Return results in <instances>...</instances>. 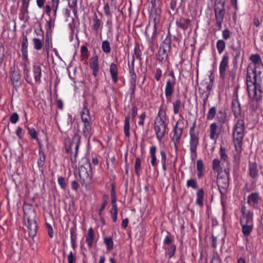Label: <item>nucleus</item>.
Wrapping results in <instances>:
<instances>
[{
    "instance_id": "1",
    "label": "nucleus",
    "mask_w": 263,
    "mask_h": 263,
    "mask_svg": "<svg viewBox=\"0 0 263 263\" xmlns=\"http://www.w3.org/2000/svg\"><path fill=\"white\" fill-rule=\"evenodd\" d=\"M262 80V76L256 74L252 76L248 71L247 86L248 95L250 98L258 100L261 97L263 93Z\"/></svg>"
},
{
    "instance_id": "2",
    "label": "nucleus",
    "mask_w": 263,
    "mask_h": 263,
    "mask_svg": "<svg viewBox=\"0 0 263 263\" xmlns=\"http://www.w3.org/2000/svg\"><path fill=\"white\" fill-rule=\"evenodd\" d=\"M245 122L238 120L233 131V139L235 149L238 154L242 151V143L244 136Z\"/></svg>"
},
{
    "instance_id": "3",
    "label": "nucleus",
    "mask_w": 263,
    "mask_h": 263,
    "mask_svg": "<svg viewBox=\"0 0 263 263\" xmlns=\"http://www.w3.org/2000/svg\"><path fill=\"white\" fill-rule=\"evenodd\" d=\"M79 176L82 181V184L88 188V184L92 182V174L89 162H87L84 166L79 169Z\"/></svg>"
},
{
    "instance_id": "4",
    "label": "nucleus",
    "mask_w": 263,
    "mask_h": 263,
    "mask_svg": "<svg viewBox=\"0 0 263 263\" xmlns=\"http://www.w3.org/2000/svg\"><path fill=\"white\" fill-rule=\"evenodd\" d=\"M229 175L228 172L225 170L223 174H218L217 184L219 191L222 195H224L229 186Z\"/></svg>"
},
{
    "instance_id": "5",
    "label": "nucleus",
    "mask_w": 263,
    "mask_h": 263,
    "mask_svg": "<svg viewBox=\"0 0 263 263\" xmlns=\"http://www.w3.org/2000/svg\"><path fill=\"white\" fill-rule=\"evenodd\" d=\"M250 59L254 66V69L251 70V72L250 71V70H248V71L251 73V76H253L254 74H256V75L263 77V64L259 55L258 54H252L250 56Z\"/></svg>"
},
{
    "instance_id": "6",
    "label": "nucleus",
    "mask_w": 263,
    "mask_h": 263,
    "mask_svg": "<svg viewBox=\"0 0 263 263\" xmlns=\"http://www.w3.org/2000/svg\"><path fill=\"white\" fill-rule=\"evenodd\" d=\"M213 82L212 80L210 81H203L199 87L200 93H202L203 97V102L204 108L210 95V92L212 88Z\"/></svg>"
},
{
    "instance_id": "7",
    "label": "nucleus",
    "mask_w": 263,
    "mask_h": 263,
    "mask_svg": "<svg viewBox=\"0 0 263 263\" xmlns=\"http://www.w3.org/2000/svg\"><path fill=\"white\" fill-rule=\"evenodd\" d=\"M52 1V8L53 11V16L48 17L46 24V28L47 32L51 31L54 28V22L57 17V13L59 7L60 0H51Z\"/></svg>"
},
{
    "instance_id": "8",
    "label": "nucleus",
    "mask_w": 263,
    "mask_h": 263,
    "mask_svg": "<svg viewBox=\"0 0 263 263\" xmlns=\"http://www.w3.org/2000/svg\"><path fill=\"white\" fill-rule=\"evenodd\" d=\"M179 119L177 121L174 129V134L173 137V141L175 146L179 143L180 138L182 134V129L184 127L183 117L179 114Z\"/></svg>"
},
{
    "instance_id": "9",
    "label": "nucleus",
    "mask_w": 263,
    "mask_h": 263,
    "mask_svg": "<svg viewBox=\"0 0 263 263\" xmlns=\"http://www.w3.org/2000/svg\"><path fill=\"white\" fill-rule=\"evenodd\" d=\"M81 137L79 135H75L69 144L66 145V151L68 153L73 154L74 157L78 154Z\"/></svg>"
},
{
    "instance_id": "10",
    "label": "nucleus",
    "mask_w": 263,
    "mask_h": 263,
    "mask_svg": "<svg viewBox=\"0 0 263 263\" xmlns=\"http://www.w3.org/2000/svg\"><path fill=\"white\" fill-rule=\"evenodd\" d=\"M171 78L168 79L166 83L165 87V95L167 101H170L174 92V87L176 83V79L173 72L170 74Z\"/></svg>"
},
{
    "instance_id": "11",
    "label": "nucleus",
    "mask_w": 263,
    "mask_h": 263,
    "mask_svg": "<svg viewBox=\"0 0 263 263\" xmlns=\"http://www.w3.org/2000/svg\"><path fill=\"white\" fill-rule=\"evenodd\" d=\"M95 100L92 96H89L85 101V108L81 114V118L83 123L90 122L91 118L88 110L86 108L88 106H93Z\"/></svg>"
},
{
    "instance_id": "12",
    "label": "nucleus",
    "mask_w": 263,
    "mask_h": 263,
    "mask_svg": "<svg viewBox=\"0 0 263 263\" xmlns=\"http://www.w3.org/2000/svg\"><path fill=\"white\" fill-rule=\"evenodd\" d=\"M241 213L242 215L240 218V224H253V214L252 212L247 210V209L243 206L241 208Z\"/></svg>"
},
{
    "instance_id": "13",
    "label": "nucleus",
    "mask_w": 263,
    "mask_h": 263,
    "mask_svg": "<svg viewBox=\"0 0 263 263\" xmlns=\"http://www.w3.org/2000/svg\"><path fill=\"white\" fill-rule=\"evenodd\" d=\"M220 129L215 123H212L210 124L209 127V136L211 140L216 141L219 138Z\"/></svg>"
},
{
    "instance_id": "14",
    "label": "nucleus",
    "mask_w": 263,
    "mask_h": 263,
    "mask_svg": "<svg viewBox=\"0 0 263 263\" xmlns=\"http://www.w3.org/2000/svg\"><path fill=\"white\" fill-rule=\"evenodd\" d=\"M90 68L92 71L93 76L98 78L99 77V63H98V58L95 55L92 57L90 60Z\"/></svg>"
},
{
    "instance_id": "15",
    "label": "nucleus",
    "mask_w": 263,
    "mask_h": 263,
    "mask_svg": "<svg viewBox=\"0 0 263 263\" xmlns=\"http://www.w3.org/2000/svg\"><path fill=\"white\" fill-rule=\"evenodd\" d=\"M229 63V57L227 54H224L222 58L219 65V73L222 78H224L226 76V71Z\"/></svg>"
},
{
    "instance_id": "16",
    "label": "nucleus",
    "mask_w": 263,
    "mask_h": 263,
    "mask_svg": "<svg viewBox=\"0 0 263 263\" xmlns=\"http://www.w3.org/2000/svg\"><path fill=\"white\" fill-rule=\"evenodd\" d=\"M166 125L155 123L154 130L157 138L160 141L165 133Z\"/></svg>"
},
{
    "instance_id": "17",
    "label": "nucleus",
    "mask_w": 263,
    "mask_h": 263,
    "mask_svg": "<svg viewBox=\"0 0 263 263\" xmlns=\"http://www.w3.org/2000/svg\"><path fill=\"white\" fill-rule=\"evenodd\" d=\"M32 72L35 82L37 83H40L42 76L41 65L34 63L33 64Z\"/></svg>"
},
{
    "instance_id": "18",
    "label": "nucleus",
    "mask_w": 263,
    "mask_h": 263,
    "mask_svg": "<svg viewBox=\"0 0 263 263\" xmlns=\"http://www.w3.org/2000/svg\"><path fill=\"white\" fill-rule=\"evenodd\" d=\"M166 115L165 111L160 108L155 118V123L166 125Z\"/></svg>"
},
{
    "instance_id": "19",
    "label": "nucleus",
    "mask_w": 263,
    "mask_h": 263,
    "mask_svg": "<svg viewBox=\"0 0 263 263\" xmlns=\"http://www.w3.org/2000/svg\"><path fill=\"white\" fill-rule=\"evenodd\" d=\"M156 154V147L155 146H151L149 149L151 163L155 170H157L158 167V160Z\"/></svg>"
},
{
    "instance_id": "20",
    "label": "nucleus",
    "mask_w": 263,
    "mask_h": 263,
    "mask_svg": "<svg viewBox=\"0 0 263 263\" xmlns=\"http://www.w3.org/2000/svg\"><path fill=\"white\" fill-rule=\"evenodd\" d=\"M27 226L29 230V236L32 237H34L37 232V225L34 219H28Z\"/></svg>"
},
{
    "instance_id": "21",
    "label": "nucleus",
    "mask_w": 263,
    "mask_h": 263,
    "mask_svg": "<svg viewBox=\"0 0 263 263\" xmlns=\"http://www.w3.org/2000/svg\"><path fill=\"white\" fill-rule=\"evenodd\" d=\"M198 144V137L193 133H190V151L192 154H196Z\"/></svg>"
},
{
    "instance_id": "22",
    "label": "nucleus",
    "mask_w": 263,
    "mask_h": 263,
    "mask_svg": "<svg viewBox=\"0 0 263 263\" xmlns=\"http://www.w3.org/2000/svg\"><path fill=\"white\" fill-rule=\"evenodd\" d=\"M259 199L260 197L257 193H252L248 197V202L250 205L255 207L257 204Z\"/></svg>"
},
{
    "instance_id": "23",
    "label": "nucleus",
    "mask_w": 263,
    "mask_h": 263,
    "mask_svg": "<svg viewBox=\"0 0 263 263\" xmlns=\"http://www.w3.org/2000/svg\"><path fill=\"white\" fill-rule=\"evenodd\" d=\"M173 108L174 114H178L184 108V104L180 100L177 99L173 102Z\"/></svg>"
},
{
    "instance_id": "24",
    "label": "nucleus",
    "mask_w": 263,
    "mask_h": 263,
    "mask_svg": "<svg viewBox=\"0 0 263 263\" xmlns=\"http://www.w3.org/2000/svg\"><path fill=\"white\" fill-rule=\"evenodd\" d=\"M110 72L112 81L116 83L118 81V70L117 65L115 63H111L110 65Z\"/></svg>"
},
{
    "instance_id": "25",
    "label": "nucleus",
    "mask_w": 263,
    "mask_h": 263,
    "mask_svg": "<svg viewBox=\"0 0 263 263\" xmlns=\"http://www.w3.org/2000/svg\"><path fill=\"white\" fill-rule=\"evenodd\" d=\"M94 233L93 230L91 228L88 230L86 238V242L89 248L92 246L93 242Z\"/></svg>"
},
{
    "instance_id": "26",
    "label": "nucleus",
    "mask_w": 263,
    "mask_h": 263,
    "mask_svg": "<svg viewBox=\"0 0 263 263\" xmlns=\"http://www.w3.org/2000/svg\"><path fill=\"white\" fill-rule=\"evenodd\" d=\"M224 9H220L218 11L217 10L215 11V16H216V20L217 24L220 26L221 25V23L223 21V16L224 15Z\"/></svg>"
},
{
    "instance_id": "27",
    "label": "nucleus",
    "mask_w": 263,
    "mask_h": 263,
    "mask_svg": "<svg viewBox=\"0 0 263 263\" xmlns=\"http://www.w3.org/2000/svg\"><path fill=\"white\" fill-rule=\"evenodd\" d=\"M83 133L84 136L86 138H88L90 137L91 135V123L90 122H86L84 123V127L83 128Z\"/></svg>"
},
{
    "instance_id": "28",
    "label": "nucleus",
    "mask_w": 263,
    "mask_h": 263,
    "mask_svg": "<svg viewBox=\"0 0 263 263\" xmlns=\"http://www.w3.org/2000/svg\"><path fill=\"white\" fill-rule=\"evenodd\" d=\"M258 171L257 167V164L255 163H250L249 174L251 177L255 178L257 176Z\"/></svg>"
},
{
    "instance_id": "29",
    "label": "nucleus",
    "mask_w": 263,
    "mask_h": 263,
    "mask_svg": "<svg viewBox=\"0 0 263 263\" xmlns=\"http://www.w3.org/2000/svg\"><path fill=\"white\" fill-rule=\"evenodd\" d=\"M190 23V20L189 18H183L176 22L177 26L183 30H186L187 28Z\"/></svg>"
},
{
    "instance_id": "30",
    "label": "nucleus",
    "mask_w": 263,
    "mask_h": 263,
    "mask_svg": "<svg viewBox=\"0 0 263 263\" xmlns=\"http://www.w3.org/2000/svg\"><path fill=\"white\" fill-rule=\"evenodd\" d=\"M204 197V191L203 189H199L196 194V203L200 206L203 204V199Z\"/></svg>"
},
{
    "instance_id": "31",
    "label": "nucleus",
    "mask_w": 263,
    "mask_h": 263,
    "mask_svg": "<svg viewBox=\"0 0 263 263\" xmlns=\"http://www.w3.org/2000/svg\"><path fill=\"white\" fill-rule=\"evenodd\" d=\"M204 164L201 160L197 161V176L200 178L203 175Z\"/></svg>"
},
{
    "instance_id": "32",
    "label": "nucleus",
    "mask_w": 263,
    "mask_h": 263,
    "mask_svg": "<svg viewBox=\"0 0 263 263\" xmlns=\"http://www.w3.org/2000/svg\"><path fill=\"white\" fill-rule=\"evenodd\" d=\"M44 39H40L37 38L33 39V43L34 44V48L37 50H41L43 47Z\"/></svg>"
},
{
    "instance_id": "33",
    "label": "nucleus",
    "mask_w": 263,
    "mask_h": 263,
    "mask_svg": "<svg viewBox=\"0 0 263 263\" xmlns=\"http://www.w3.org/2000/svg\"><path fill=\"white\" fill-rule=\"evenodd\" d=\"M253 224H241L242 227V232L245 236L249 235L253 229Z\"/></svg>"
},
{
    "instance_id": "34",
    "label": "nucleus",
    "mask_w": 263,
    "mask_h": 263,
    "mask_svg": "<svg viewBox=\"0 0 263 263\" xmlns=\"http://www.w3.org/2000/svg\"><path fill=\"white\" fill-rule=\"evenodd\" d=\"M216 47L217 48L218 53L221 54L225 49L226 43L222 40H219L217 42Z\"/></svg>"
},
{
    "instance_id": "35",
    "label": "nucleus",
    "mask_w": 263,
    "mask_h": 263,
    "mask_svg": "<svg viewBox=\"0 0 263 263\" xmlns=\"http://www.w3.org/2000/svg\"><path fill=\"white\" fill-rule=\"evenodd\" d=\"M130 124H129V118L126 117L125 119V125L124 127V132L126 137H129L130 135L129 133Z\"/></svg>"
},
{
    "instance_id": "36",
    "label": "nucleus",
    "mask_w": 263,
    "mask_h": 263,
    "mask_svg": "<svg viewBox=\"0 0 263 263\" xmlns=\"http://www.w3.org/2000/svg\"><path fill=\"white\" fill-rule=\"evenodd\" d=\"M101 48L103 52L105 53H108L110 52L111 48L110 43L107 40L103 41Z\"/></svg>"
},
{
    "instance_id": "37",
    "label": "nucleus",
    "mask_w": 263,
    "mask_h": 263,
    "mask_svg": "<svg viewBox=\"0 0 263 263\" xmlns=\"http://www.w3.org/2000/svg\"><path fill=\"white\" fill-rule=\"evenodd\" d=\"M160 156H161V163L162 164V168L164 171H166V155L165 152L161 150L160 151Z\"/></svg>"
},
{
    "instance_id": "38",
    "label": "nucleus",
    "mask_w": 263,
    "mask_h": 263,
    "mask_svg": "<svg viewBox=\"0 0 263 263\" xmlns=\"http://www.w3.org/2000/svg\"><path fill=\"white\" fill-rule=\"evenodd\" d=\"M104 242L108 250H111L114 247V242L111 237H105L104 239Z\"/></svg>"
},
{
    "instance_id": "39",
    "label": "nucleus",
    "mask_w": 263,
    "mask_h": 263,
    "mask_svg": "<svg viewBox=\"0 0 263 263\" xmlns=\"http://www.w3.org/2000/svg\"><path fill=\"white\" fill-rule=\"evenodd\" d=\"M216 108L214 106L211 107L208 112L207 115V119L208 120H211L214 119L216 115Z\"/></svg>"
},
{
    "instance_id": "40",
    "label": "nucleus",
    "mask_w": 263,
    "mask_h": 263,
    "mask_svg": "<svg viewBox=\"0 0 263 263\" xmlns=\"http://www.w3.org/2000/svg\"><path fill=\"white\" fill-rule=\"evenodd\" d=\"M186 186L187 187H191L193 189H196L197 188V183L194 179L188 180L186 182Z\"/></svg>"
},
{
    "instance_id": "41",
    "label": "nucleus",
    "mask_w": 263,
    "mask_h": 263,
    "mask_svg": "<svg viewBox=\"0 0 263 263\" xmlns=\"http://www.w3.org/2000/svg\"><path fill=\"white\" fill-rule=\"evenodd\" d=\"M101 21L96 16L93 19V28L95 30L97 31L100 26Z\"/></svg>"
},
{
    "instance_id": "42",
    "label": "nucleus",
    "mask_w": 263,
    "mask_h": 263,
    "mask_svg": "<svg viewBox=\"0 0 263 263\" xmlns=\"http://www.w3.org/2000/svg\"><path fill=\"white\" fill-rule=\"evenodd\" d=\"M21 51L23 60L26 62H28V47H21Z\"/></svg>"
},
{
    "instance_id": "43",
    "label": "nucleus",
    "mask_w": 263,
    "mask_h": 263,
    "mask_svg": "<svg viewBox=\"0 0 263 263\" xmlns=\"http://www.w3.org/2000/svg\"><path fill=\"white\" fill-rule=\"evenodd\" d=\"M220 166V161L217 159H215L213 162V168L214 171L219 172Z\"/></svg>"
},
{
    "instance_id": "44",
    "label": "nucleus",
    "mask_w": 263,
    "mask_h": 263,
    "mask_svg": "<svg viewBox=\"0 0 263 263\" xmlns=\"http://www.w3.org/2000/svg\"><path fill=\"white\" fill-rule=\"evenodd\" d=\"M162 71L160 68H157L156 69L155 71V79L158 81L160 80L161 76H162Z\"/></svg>"
},
{
    "instance_id": "45",
    "label": "nucleus",
    "mask_w": 263,
    "mask_h": 263,
    "mask_svg": "<svg viewBox=\"0 0 263 263\" xmlns=\"http://www.w3.org/2000/svg\"><path fill=\"white\" fill-rule=\"evenodd\" d=\"M51 10H52V5H46L44 9V12L46 13L48 17H50L52 16L51 13Z\"/></svg>"
},
{
    "instance_id": "46",
    "label": "nucleus",
    "mask_w": 263,
    "mask_h": 263,
    "mask_svg": "<svg viewBox=\"0 0 263 263\" xmlns=\"http://www.w3.org/2000/svg\"><path fill=\"white\" fill-rule=\"evenodd\" d=\"M141 166V160L139 158H137L135 161V172L137 174L139 172Z\"/></svg>"
},
{
    "instance_id": "47",
    "label": "nucleus",
    "mask_w": 263,
    "mask_h": 263,
    "mask_svg": "<svg viewBox=\"0 0 263 263\" xmlns=\"http://www.w3.org/2000/svg\"><path fill=\"white\" fill-rule=\"evenodd\" d=\"M18 120V116L16 113H13L10 116V122L13 124H15Z\"/></svg>"
},
{
    "instance_id": "48",
    "label": "nucleus",
    "mask_w": 263,
    "mask_h": 263,
    "mask_svg": "<svg viewBox=\"0 0 263 263\" xmlns=\"http://www.w3.org/2000/svg\"><path fill=\"white\" fill-rule=\"evenodd\" d=\"M28 133L30 136L34 139H37L36 133L35 129L33 128H28Z\"/></svg>"
},
{
    "instance_id": "49",
    "label": "nucleus",
    "mask_w": 263,
    "mask_h": 263,
    "mask_svg": "<svg viewBox=\"0 0 263 263\" xmlns=\"http://www.w3.org/2000/svg\"><path fill=\"white\" fill-rule=\"evenodd\" d=\"M58 181L61 187L63 189H64L66 186V182L64 178L63 177H59L58 178Z\"/></svg>"
},
{
    "instance_id": "50",
    "label": "nucleus",
    "mask_w": 263,
    "mask_h": 263,
    "mask_svg": "<svg viewBox=\"0 0 263 263\" xmlns=\"http://www.w3.org/2000/svg\"><path fill=\"white\" fill-rule=\"evenodd\" d=\"M81 53L85 57H87L88 55V49L87 48L86 46H82L81 47Z\"/></svg>"
},
{
    "instance_id": "51",
    "label": "nucleus",
    "mask_w": 263,
    "mask_h": 263,
    "mask_svg": "<svg viewBox=\"0 0 263 263\" xmlns=\"http://www.w3.org/2000/svg\"><path fill=\"white\" fill-rule=\"evenodd\" d=\"M222 37L223 39L227 40L230 37V32L228 29H224L222 31Z\"/></svg>"
},
{
    "instance_id": "52",
    "label": "nucleus",
    "mask_w": 263,
    "mask_h": 263,
    "mask_svg": "<svg viewBox=\"0 0 263 263\" xmlns=\"http://www.w3.org/2000/svg\"><path fill=\"white\" fill-rule=\"evenodd\" d=\"M68 5L70 8L75 9L77 5V0H68Z\"/></svg>"
},
{
    "instance_id": "53",
    "label": "nucleus",
    "mask_w": 263,
    "mask_h": 263,
    "mask_svg": "<svg viewBox=\"0 0 263 263\" xmlns=\"http://www.w3.org/2000/svg\"><path fill=\"white\" fill-rule=\"evenodd\" d=\"M225 117L226 116L222 114V111H219L217 117V118L218 119V121L220 122H224Z\"/></svg>"
},
{
    "instance_id": "54",
    "label": "nucleus",
    "mask_w": 263,
    "mask_h": 263,
    "mask_svg": "<svg viewBox=\"0 0 263 263\" xmlns=\"http://www.w3.org/2000/svg\"><path fill=\"white\" fill-rule=\"evenodd\" d=\"M47 227L48 229V233L50 238L53 237V231L51 226L49 224H47Z\"/></svg>"
},
{
    "instance_id": "55",
    "label": "nucleus",
    "mask_w": 263,
    "mask_h": 263,
    "mask_svg": "<svg viewBox=\"0 0 263 263\" xmlns=\"http://www.w3.org/2000/svg\"><path fill=\"white\" fill-rule=\"evenodd\" d=\"M75 257L71 251H70L68 256V263H73Z\"/></svg>"
},
{
    "instance_id": "56",
    "label": "nucleus",
    "mask_w": 263,
    "mask_h": 263,
    "mask_svg": "<svg viewBox=\"0 0 263 263\" xmlns=\"http://www.w3.org/2000/svg\"><path fill=\"white\" fill-rule=\"evenodd\" d=\"M104 12L106 16H109L110 15V8L108 4H106L104 5Z\"/></svg>"
},
{
    "instance_id": "57",
    "label": "nucleus",
    "mask_w": 263,
    "mask_h": 263,
    "mask_svg": "<svg viewBox=\"0 0 263 263\" xmlns=\"http://www.w3.org/2000/svg\"><path fill=\"white\" fill-rule=\"evenodd\" d=\"M220 154L221 158L224 160H226L227 159V155L226 154L224 149H223L222 147L220 148Z\"/></svg>"
},
{
    "instance_id": "58",
    "label": "nucleus",
    "mask_w": 263,
    "mask_h": 263,
    "mask_svg": "<svg viewBox=\"0 0 263 263\" xmlns=\"http://www.w3.org/2000/svg\"><path fill=\"white\" fill-rule=\"evenodd\" d=\"M110 213L111 215H117L118 214V211H117V206H115V205L114 206H112Z\"/></svg>"
},
{
    "instance_id": "59",
    "label": "nucleus",
    "mask_w": 263,
    "mask_h": 263,
    "mask_svg": "<svg viewBox=\"0 0 263 263\" xmlns=\"http://www.w3.org/2000/svg\"><path fill=\"white\" fill-rule=\"evenodd\" d=\"M28 42L26 36H24L22 40L21 47H28Z\"/></svg>"
},
{
    "instance_id": "60",
    "label": "nucleus",
    "mask_w": 263,
    "mask_h": 263,
    "mask_svg": "<svg viewBox=\"0 0 263 263\" xmlns=\"http://www.w3.org/2000/svg\"><path fill=\"white\" fill-rule=\"evenodd\" d=\"M140 120L138 122V124L139 125H143L144 124V121L145 118V113H143L139 116Z\"/></svg>"
},
{
    "instance_id": "61",
    "label": "nucleus",
    "mask_w": 263,
    "mask_h": 263,
    "mask_svg": "<svg viewBox=\"0 0 263 263\" xmlns=\"http://www.w3.org/2000/svg\"><path fill=\"white\" fill-rule=\"evenodd\" d=\"M36 5L37 7L40 8H43L44 4H45V0H36Z\"/></svg>"
},
{
    "instance_id": "62",
    "label": "nucleus",
    "mask_w": 263,
    "mask_h": 263,
    "mask_svg": "<svg viewBox=\"0 0 263 263\" xmlns=\"http://www.w3.org/2000/svg\"><path fill=\"white\" fill-rule=\"evenodd\" d=\"M79 187V184L76 181H73L71 183V188L74 190H77Z\"/></svg>"
},
{
    "instance_id": "63",
    "label": "nucleus",
    "mask_w": 263,
    "mask_h": 263,
    "mask_svg": "<svg viewBox=\"0 0 263 263\" xmlns=\"http://www.w3.org/2000/svg\"><path fill=\"white\" fill-rule=\"evenodd\" d=\"M137 115V108L136 107H134L132 109V118H135Z\"/></svg>"
},
{
    "instance_id": "64",
    "label": "nucleus",
    "mask_w": 263,
    "mask_h": 263,
    "mask_svg": "<svg viewBox=\"0 0 263 263\" xmlns=\"http://www.w3.org/2000/svg\"><path fill=\"white\" fill-rule=\"evenodd\" d=\"M134 54H135V56L136 57V58H140V57L141 55V52L140 51L139 48H137V47L135 48Z\"/></svg>"
}]
</instances>
